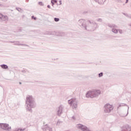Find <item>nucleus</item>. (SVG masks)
Listing matches in <instances>:
<instances>
[{"label":"nucleus","instance_id":"f257e3e1","mask_svg":"<svg viewBox=\"0 0 131 131\" xmlns=\"http://www.w3.org/2000/svg\"><path fill=\"white\" fill-rule=\"evenodd\" d=\"M26 108L29 112H32V108H35L36 106L34 98L31 95H28L26 99Z\"/></svg>","mask_w":131,"mask_h":131},{"label":"nucleus","instance_id":"f03ea898","mask_svg":"<svg viewBox=\"0 0 131 131\" xmlns=\"http://www.w3.org/2000/svg\"><path fill=\"white\" fill-rule=\"evenodd\" d=\"M101 95V91L99 90H93L90 91H88L86 94V98H96Z\"/></svg>","mask_w":131,"mask_h":131},{"label":"nucleus","instance_id":"7ed1b4c3","mask_svg":"<svg viewBox=\"0 0 131 131\" xmlns=\"http://www.w3.org/2000/svg\"><path fill=\"white\" fill-rule=\"evenodd\" d=\"M98 27V24L93 20H89L86 30L88 31H95Z\"/></svg>","mask_w":131,"mask_h":131},{"label":"nucleus","instance_id":"20e7f679","mask_svg":"<svg viewBox=\"0 0 131 131\" xmlns=\"http://www.w3.org/2000/svg\"><path fill=\"white\" fill-rule=\"evenodd\" d=\"M89 22V20L88 19H80L78 21L77 24L79 26H80V27H81V28L86 30Z\"/></svg>","mask_w":131,"mask_h":131},{"label":"nucleus","instance_id":"39448f33","mask_svg":"<svg viewBox=\"0 0 131 131\" xmlns=\"http://www.w3.org/2000/svg\"><path fill=\"white\" fill-rule=\"evenodd\" d=\"M68 103L70 105H72L73 109L76 110L77 108V105H78V100L76 98H72L68 100Z\"/></svg>","mask_w":131,"mask_h":131},{"label":"nucleus","instance_id":"423d86ee","mask_svg":"<svg viewBox=\"0 0 131 131\" xmlns=\"http://www.w3.org/2000/svg\"><path fill=\"white\" fill-rule=\"evenodd\" d=\"M113 109V106L109 103L105 104L103 108L105 113H110Z\"/></svg>","mask_w":131,"mask_h":131},{"label":"nucleus","instance_id":"0eeeda50","mask_svg":"<svg viewBox=\"0 0 131 131\" xmlns=\"http://www.w3.org/2000/svg\"><path fill=\"white\" fill-rule=\"evenodd\" d=\"M0 127L2 128V129H4V130H11V126L9 125V124L7 123H0Z\"/></svg>","mask_w":131,"mask_h":131},{"label":"nucleus","instance_id":"6e6552de","mask_svg":"<svg viewBox=\"0 0 131 131\" xmlns=\"http://www.w3.org/2000/svg\"><path fill=\"white\" fill-rule=\"evenodd\" d=\"M76 127L82 131H91V130L88 128V127L81 124H77Z\"/></svg>","mask_w":131,"mask_h":131},{"label":"nucleus","instance_id":"1a4fd4ad","mask_svg":"<svg viewBox=\"0 0 131 131\" xmlns=\"http://www.w3.org/2000/svg\"><path fill=\"white\" fill-rule=\"evenodd\" d=\"M52 35H56V36H65V33L61 32L53 31L51 32Z\"/></svg>","mask_w":131,"mask_h":131},{"label":"nucleus","instance_id":"9d476101","mask_svg":"<svg viewBox=\"0 0 131 131\" xmlns=\"http://www.w3.org/2000/svg\"><path fill=\"white\" fill-rule=\"evenodd\" d=\"M62 112H63V105H60L58 107V110H57V115L58 116H60L61 114H62Z\"/></svg>","mask_w":131,"mask_h":131},{"label":"nucleus","instance_id":"9b49d317","mask_svg":"<svg viewBox=\"0 0 131 131\" xmlns=\"http://www.w3.org/2000/svg\"><path fill=\"white\" fill-rule=\"evenodd\" d=\"M9 21V17L7 15H4L2 14V16L1 17V19H0V22H4Z\"/></svg>","mask_w":131,"mask_h":131},{"label":"nucleus","instance_id":"f8f14e48","mask_svg":"<svg viewBox=\"0 0 131 131\" xmlns=\"http://www.w3.org/2000/svg\"><path fill=\"white\" fill-rule=\"evenodd\" d=\"M14 46H23L24 47H29V46L26 45V44H22L20 43V41H14Z\"/></svg>","mask_w":131,"mask_h":131},{"label":"nucleus","instance_id":"ddd939ff","mask_svg":"<svg viewBox=\"0 0 131 131\" xmlns=\"http://www.w3.org/2000/svg\"><path fill=\"white\" fill-rule=\"evenodd\" d=\"M122 106H127L128 107V109H127V114L124 116H127V114H128V110L129 109V107H128V105H127L125 103H121L119 105V106L118 107V108H119V107H122Z\"/></svg>","mask_w":131,"mask_h":131},{"label":"nucleus","instance_id":"4468645a","mask_svg":"<svg viewBox=\"0 0 131 131\" xmlns=\"http://www.w3.org/2000/svg\"><path fill=\"white\" fill-rule=\"evenodd\" d=\"M95 1L96 3H97L99 4V5H103V4H104V3L105 2H106V0H94Z\"/></svg>","mask_w":131,"mask_h":131},{"label":"nucleus","instance_id":"2eb2a0df","mask_svg":"<svg viewBox=\"0 0 131 131\" xmlns=\"http://www.w3.org/2000/svg\"><path fill=\"white\" fill-rule=\"evenodd\" d=\"M0 66L1 67L2 69H5V70L9 69V67L7 64H1Z\"/></svg>","mask_w":131,"mask_h":131},{"label":"nucleus","instance_id":"dca6fc26","mask_svg":"<svg viewBox=\"0 0 131 131\" xmlns=\"http://www.w3.org/2000/svg\"><path fill=\"white\" fill-rule=\"evenodd\" d=\"M46 126H47L45 127L46 131H53V129L49 126H48V125H46Z\"/></svg>","mask_w":131,"mask_h":131},{"label":"nucleus","instance_id":"f3484780","mask_svg":"<svg viewBox=\"0 0 131 131\" xmlns=\"http://www.w3.org/2000/svg\"><path fill=\"white\" fill-rule=\"evenodd\" d=\"M108 26L110 28H117V26L114 24H108Z\"/></svg>","mask_w":131,"mask_h":131},{"label":"nucleus","instance_id":"a211bd4d","mask_svg":"<svg viewBox=\"0 0 131 131\" xmlns=\"http://www.w3.org/2000/svg\"><path fill=\"white\" fill-rule=\"evenodd\" d=\"M112 32H113L114 33H118V30H117V29H115V28H113L112 30Z\"/></svg>","mask_w":131,"mask_h":131},{"label":"nucleus","instance_id":"6ab92c4d","mask_svg":"<svg viewBox=\"0 0 131 131\" xmlns=\"http://www.w3.org/2000/svg\"><path fill=\"white\" fill-rule=\"evenodd\" d=\"M54 20L55 22H59L60 21V18H57V17H55L54 18Z\"/></svg>","mask_w":131,"mask_h":131},{"label":"nucleus","instance_id":"aec40b11","mask_svg":"<svg viewBox=\"0 0 131 131\" xmlns=\"http://www.w3.org/2000/svg\"><path fill=\"white\" fill-rule=\"evenodd\" d=\"M104 74V73L103 72H101L100 73L98 74V77H102V76H103Z\"/></svg>","mask_w":131,"mask_h":131},{"label":"nucleus","instance_id":"412c9836","mask_svg":"<svg viewBox=\"0 0 131 131\" xmlns=\"http://www.w3.org/2000/svg\"><path fill=\"white\" fill-rule=\"evenodd\" d=\"M38 5H39V6H41L42 7L43 6H45V4L42 2H38Z\"/></svg>","mask_w":131,"mask_h":131},{"label":"nucleus","instance_id":"4be33fe9","mask_svg":"<svg viewBox=\"0 0 131 131\" xmlns=\"http://www.w3.org/2000/svg\"><path fill=\"white\" fill-rule=\"evenodd\" d=\"M97 21L98 22H102L103 21V19H102V18H97Z\"/></svg>","mask_w":131,"mask_h":131},{"label":"nucleus","instance_id":"5701e85b","mask_svg":"<svg viewBox=\"0 0 131 131\" xmlns=\"http://www.w3.org/2000/svg\"><path fill=\"white\" fill-rule=\"evenodd\" d=\"M118 31L120 34H122L123 33L122 30L119 29Z\"/></svg>","mask_w":131,"mask_h":131},{"label":"nucleus","instance_id":"b1692460","mask_svg":"<svg viewBox=\"0 0 131 131\" xmlns=\"http://www.w3.org/2000/svg\"><path fill=\"white\" fill-rule=\"evenodd\" d=\"M16 10L18 11V12H20V11H21V8H16Z\"/></svg>","mask_w":131,"mask_h":131},{"label":"nucleus","instance_id":"393cba45","mask_svg":"<svg viewBox=\"0 0 131 131\" xmlns=\"http://www.w3.org/2000/svg\"><path fill=\"white\" fill-rule=\"evenodd\" d=\"M126 17H127V18H130V14H127V15H126Z\"/></svg>","mask_w":131,"mask_h":131},{"label":"nucleus","instance_id":"a878e982","mask_svg":"<svg viewBox=\"0 0 131 131\" xmlns=\"http://www.w3.org/2000/svg\"><path fill=\"white\" fill-rule=\"evenodd\" d=\"M51 2H53V3H58V2L57 1V0H51Z\"/></svg>","mask_w":131,"mask_h":131},{"label":"nucleus","instance_id":"bb28decb","mask_svg":"<svg viewBox=\"0 0 131 131\" xmlns=\"http://www.w3.org/2000/svg\"><path fill=\"white\" fill-rule=\"evenodd\" d=\"M21 72H22V73H26L27 71H26V70H24L21 71Z\"/></svg>","mask_w":131,"mask_h":131},{"label":"nucleus","instance_id":"cd10ccee","mask_svg":"<svg viewBox=\"0 0 131 131\" xmlns=\"http://www.w3.org/2000/svg\"><path fill=\"white\" fill-rule=\"evenodd\" d=\"M32 19H34V20H36V17H34V16H32Z\"/></svg>","mask_w":131,"mask_h":131},{"label":"nucleus","instance_id":"c85d7f7f","mask_svg":"<svg viewBox=\"0 0 131 131\" xmlns=\"http://www.w3.org/2000/svg\"><path fill=\"white\" fill-rule=\"evenodd\" d=\"M51 4H52V7H54V5H55L54 2H53V1H51Z\"/></svg>","mask_w":131,"mask_h":131},{"label":"nucleus","instance_id":"c756f323","mask_svg":"<svg viewBox=\"0 0 131 131\" xmlns=\"http://www.w3.org/2000/svg\"><path fill=\"white\" fill-rule=\"evenodd\" d=\"M59 2V6H61V5H62V1L60 0Z\"/></svg>","mask_w":131,"mask_h":131},{"label":"nucleus","instance_id":"7c9ffc66","mask_svg":"<svg viewBox=\"0 0 131 131\" xmlns=\"http://www.w3.org/2000/svg\"><path fill=\"white\" fill-rule=\"evenodd\" d=\"M85 14H88V11H85V12H83V15H85Z\"/></svg>","mask_w":131,"mask_h":131},{"label":"nucleus","instance_id":"2f4dec72","mask_svg":"<svg viewBox=\"0 0 131 131\" xmlns=\"http://www.w3.org/2000/svg\"><path fill=\"white\" fill-rule=\"evenodd\" d=\"M47 8H48V9H51V6H50L49 5H48L47 6Z\"/></svg>","mask_w":131,"mask_h":131},{"label":"nucleus","instance_id":"473e14b6","mask_svg":"<svg viewBox=\"0 0 131 131\" xmlns=\"http://www.w3.org/2000/svg\"><path fill=\"white\" fill-rule=\"evenodd\" d=\"M2 17H3V14L0 13V19H2Z\"/></svg>","mask_w":131,"mask_h":131},{"label":"nucleus","instance_id":"72a5a7b5","mask_svg":"<svg viewBox=\"0 0 131 131\" xmlns=\"http://www.w3.org/2000/svg\"><path fill=\"white\" fill-rule=\"evenodd\" d=\"M72 119H73L74 120H75V117H74V116H73L72 117Z\"/></svg>","mask_w":131,"mask_h":131},{"label":"nucleus","instance_id":"f704fd0d","mask_svg":"<svg viewBox=\"0 0 131 131\" xmlns=\"http://www.w3.org/2000/svg\"><path fill=\"white\" fill-rule=\"evenodd\" d=\"M128 3V0H126L125 4H127Z\"/></svg>","mask_w":131,"mask_h":131},{"label":"nucleus","instance_id":"c9c22d12","mask_svg":"<svg viewBox=\"0 0 131 131\" xmlns=\"http://www.w3.org/2000/svg\"><path fill=\"white\" fill-rule=\"evenodd\" d=\"M10 42H11V43H14V41H10Z\"/></svg>","mask_w":131,"mask_h":131},{"label":"nucleus","instance_id":"e433bc0d","mask_svg":"<svg viewBox=\"0 0 131 131\" xmlns=\"http://www.w3.org/2000/svg\"><path fill=\"white\" fill-rule=\"evenodd\" d=\"M124 15V16H126V15H127V14H126V13H123Z\"/></svg>","mask_w":131,"mask_h":131},{"label":"nucleus","instance_id":"4c0bfd02","mask_svg":"<svg viewBox=\"0 0 131 131\" xmlns=\"http://www.w3.org/2000/svg\"><path fill=\"white\" fill-rule=\"evenodd\" d=\"M19 83L20 84H22V82H19Z\"/></svg>","mask_w":131,"mask_h":131},{"label":"nucleus","instance_id":"58836bf2","mask_svg":"<svg viewBox=\"0 0 131 131\" xmlns=\"http://www.w3.org/2000/svg\"><path fill=\"white\" fill-rule=\"evenodd\" d=\"M4 2H7L8 0H3Z\"/></svg>","mask_w":131,"mask_h":131},{"label":"nucleus","instance_id":"ea45409f","mask_svg":"<svg viewBox=\"0 0 131 131\" xmlns=\"http://www.w3.org/2000/svg\"><path fill=\"white\" fill-rule=\"evenodd\" d=\"M57 125L59 124V122H57Z\"/></svg>","mask_w":131,"mask_h":131},{"label":"nucleus","instance_id":"a19ab883","mask_svg":"<svg viewBox=\"0 0 131 131\" xmlns=\"http://www.w3.org/2000/svg\"><path fill=\"white\" fill-rule=\"evenodd\" d=\"M117 1H118V2H119V1H120V0H117Z\"/></svg>","mask_w":131,"mask_h":131},{"label":"nucleus","instance_id":"79ce46f5","mask_svg":"<svg viewBox=\"0 0 131 131\" xmlns=\"http://www.w3.org/2000/svg\"><path fill=\"white\" fill-rule=\"evenodd\" d=\"M130 19H131V15H130Z\"/></svg>","mask_w":131,"mask_h":131},{"label":"nucleus","instance_id":"37998d69","mask_svg":"<svg viewBox=\"0 0 131 131\" xmlns=\"http://www.w3.org/2000/svg\"><path fill=\"white\" fill-rule=\"evenodd\" d=\"M29 0H27V2H28Z\"/></svg>","mask_w":131,"mask_h":131},{"label":"nucleus","instance_id":"c03bdc74","mask_svg":"<svg viewBox=\"0 0 131 131\" xmlns=\"http://www.w3.org/2000/svg\"><path fill=\"white\" fill-rule=\"evenodd\" d=\"M57 5H59V4H58V3H57Z\"/></svg>","mask_w":131,"mask_h":131}]
</instances>
